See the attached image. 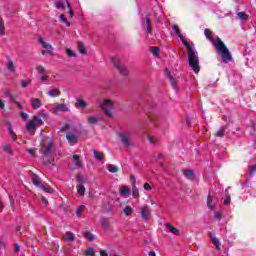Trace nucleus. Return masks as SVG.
<instances>
[{
  "instance_id": "nucleus-1",
  "label": "nucleus",
  "mask_w": 256,
  "mask_h": 256,
  "mask_svg": "<svg viewBox=\"0 0 256 256\" xmlns=\"http://www.w3.org/2000/svg\"><path fill=\"white\" fill-rule=\"evenodd\" d=\"M204 35L206 39H208V41H210L214 45L218 55L222 57L223 63H229L230 61H233V56L231 55L229 48H227L225 43L221 41V38H218L217 40H215V37L213 36V32H211L209 28H206L204 30Z\"/></svg>"
},
{
  "instance_id": "nucleus-2",
  "label": "nucleus",
  "mask_w": 256,
  "mask_h": 256,
  "mask_svg": "<svg viewBox=\"0 0 256 256\" xmlns=\"http://www.w3.org/2000/svg\"><path fill=\"white\" fill-rule=\"evenodd\" d=\"M43 112H40L39 115H35L32 120L26 124V130L28 131L29 135H35V131H37V127H41L43 125V119L41 118Z\"/></svg>"
},
{
  "instance_id": "nucleus-3",
  "label": "nucleus",
  "mask_w": 256,
  "mask_h": 256,
  "mask_svg": "<svg viewBox=\"0 0 256 256\" xmlns=\"http://www.w3.org/2000/svg\"><path fill=\"white\" fill-rule=\"evenodd\" d=\"M188 65L191 67L194 73H199V56H197L195 50H191L190 52H188Z\"/></svg>"
},
{
  "instance_id": "nucleus-4",
  "label": "nucleus",
  "mask_w": 256,
  "mask_h": 256,
  "mask_svg": "<svg viewBox=\"0 0 256 256\" xmlns=\"http://www.w3.org/2000/svg\"><path fill=\"white\" fill-rule=\"evenodd\" d=\"M101 107L106 115V117H113V102L111 100H104L101 103Z\"/></svg>"
},
{
  "instance_id": "nucleus-5",
  "label": "nucleus",
  "mask_w": 256,
  "mask_h": 256,
  "mask_svg": "<svg viewBox=\"0 0 256 256\" xmlns=\"http://www.w3.org/2000/svg\"><path fill=\"white\" fill-rule=\"evenodd\" d=\"M113 65L114 67H116V69H118V71H120L121 75H128L129 70H127V68H125L122 64H121V60H119L118 58H113L112 59Z\"/></svg>"
},
{
  "instance_id": "nucleus-6",
  "label": "nucleus",
  "mask_w": 256,
  "mask_h": 256,
  "mask_svg": "<svg viewBox=\"0 0 256 256\" xmlns=\"http://www.w3.org/2000/svg\"><path fill=\"white\" fill-rule=\"evenodd\" d=\"M69 111V107L67 104H55L53 107V113L57 115V113H67Z\"/></svg>"
},
{
  "instance_id": "nucleus-7",
  "label": "nucleus",
  "mask_w": 256,
  "mask_h": 256,
  "mask_svg": "<svg viewBox=\"0 0 256 256\" xmlns=\"http://www.w3.org/2000/svg\"><path fill=\"white\" fill-rule=\"evenodd\" d=\"M66 139L70 143V145H75V143L79 141V136L77 135V131L68 133L66 135Z\"/></svg>"
},
{
  "instance_id": "nucleus-8",
  "label": "nucleus",
  "mask_w": 256,
  "mask_h": 256,
  "mask_svg": "<svg viewBox=\"0 0 256 256\" xmlns=\"http://www.w3.org/2000/svg\"><path fill=\"white\" fill-rule=\"evenodd\" d=\"M119 137L124 145V147H131V141L129 140V132H123L119 134Z\"/></svg>"
},
{
  "instance_id": "nucleus-9",
  "label": "nucleus",
  "mask_w": 256,
  "mask_h": 256,
  "mask_svg": "<svg viewBox=\"0 0 256 256\" xmlns=\"http://www.w3.org/2000/svg\"><path fill=\"white\" fill-rule=\"evenodd\" d=\"M140 217L144 221H148L149 217H151V210L149 209V206H144L140 211Z\"/></svg>"
},
{
  "instance_id": "nucleus-10",
  "label": "nucleus",
  "mask_w": 256,
  "mask_h": 256,
  "mask_svg": "<svg viewBox=\"0 0 256 256\" xmlns=\"http://www.w3.org/2000/svg\"><path fill=\"white\" fill-rule=\"evenodd\" d=\"M30 103H31L32 109H34L35 111L43 107V102H41V100H39L38 98H31Z\"/></svg>"
},
{
  "instance_id": "nucleus-11",
  "label": "nucleus",
  "mask_w": 256,
  "mask_h": 256,
  "mask_svg": "<svg viewBox=\"0 0 256 256\" xmlns=\"http://www.w3.org/2000/svg\"><path fill=\"white\" fill-rule=\"evenodd\" d=\"M215 203H217V199L213 198L211 194L207 196V207L210 209V211H213L215 209Z\"/></svg>"
},
{
  "instance_id": "nucleus-12",
  "label": "nucleus",
  "mask_w": 256,
  "mask_h": 256,
  "mask_svg": "<svg viewBox=\"0 0 256 256\" xmlns=\"http://www.w3.org/2000/svg\"><path fill=\"white\" fill-rule=\"evenodd\" d=\"M55 149V147L53 146V142H49L47 145H46V147L44 148V150H43V155L45 156V157H48V155H51V153L53 152V150Z\"/></svg>"
},
{
  "instance_id": "nucleus-13",
  "label": "nucleus",
  "mask_w": 256,
  "mask_h": 256,
  "mask_svg": "<svg viewBox=\"0 0 256 256\" xmlns=\"http://www.w3.org/2000/svg\"><path fill=\"white\" fill-rule=\"evenodd\" d=\"M88 104L83 98H76L75 107L76 109H87Z\"/></svg>"
},
{
  "instance_id": "nucleus-14",
  "label": "nucleus",
  "mask_w": 256,
  "mask_h": 256,
  "mask_svg": "<svg viewBox=\"0 0 256 256\" xmlns=\"http://www.w3.org/2000/svg\"><path fill=\"white\" fill-rule=\"evenodd\" d=\"M30 177L33 185L36 187H41V181L37 174H35L33 171H30Z\"/></svg>"
},
{
  "instance_id": "nucleus-15",
  "label": "nucleus",
  "mask_w": 256,
  "mask_h": 256,
  "mask_svg": "<svg viewBox=\"0 0 256 256\" xmlns=\"http://www.w3.org/2000/svg\"><path fill=\"white\" fill-rule=\"evenodd\" d=\"M208 235H209L212 243H214V245L216 246V249L218 251H221V243L219 242V238L214 237L213 232H209Z\"/></svg>"
},
{
  "instance_id": "nucleus-16",
  "label": "nucleus",
  "mask_w": 256,
  "mask_h": 256,
  "mask_svg": "<svg viewBox=\"0 0 256 256\" xmlns=\"http://www.w3.org/2000/svg\"><path fill=\"white\" fill-rule=\"evenodd\" d=\"M64 241H66L67 243H70L71 241H75L76 236L73 232H66L65 235L63 236Z\"/></svg>"
},
{
  "instance_id": "nucleus-17",
  "label": "nucleus",
  "mask_w": 256,
  "mask_h": 256,
  "mask_svg": "<svg viewBox=\"0 0 256 256\" xmlns=\"http://www.w3.org/2000/svg\"><path fill=\"white\" fill-rule=\"evenodd\" d=\"M165 227L168 231H170V233H173V235H181V233L179 232V229L173 227L170 223H166Z\"/></svg>"
},
{
  "instance_id": "nucleus-18",
  "label": "nucleus",
  "mask_w": 256,
  "mask_h": 256,
  "mask_svg": "<svg viewBox=\"0 0 256 256\" xmlns=\"http://www.w3.org/2000/svg\"><path fill=\"white\" fill-rule=\"evenodd\" d=\"M166 75L171 83L172 88L177 91V82H175V78H173V76H171V72H169V70H166Z\"/></svg>"
},
{
  "instance_id": "nucleus-19",
  "label": "nucleus",
  "mask_w": 256,
  "mask_h": 256,
  "mask_svg": "<svg viewBox=\"0 0 256 256\" xmlns=\"http://www.w3.org/2000/svg\"><path fill=\"white\" fill-rule=\"evenodd\" d=\"M184 177L190 181L195 180V172L193 170H184Z\"/></svg>"
},
{
  "instance_id": "nucleus-20",
  "label": "nucleus",
  "mask_w": 256,
  "mask_h": 256,
  "mask_svg": "<svg viewBox=\"0 0 256 256\" xmlns=\"http://www.w3.org/2000/svg\"><path fill=\"white\" fill-rule=\"evenodd\" d=\"M89 125H97L99 123V117L97 116H88L87 118Z\"/></svg>"
},
{
  "instance_id": "nucleus-21",
  "label": "nucleus",
  "mask_w": 256,
  "mask_h": 256,
  "mask_svg": "<svg viewBox=\"0 0 256 256\" xmlns=\"http://www.w3.org/2000/svg\"><path fill=\"white\" fill-rule=\"evenodd\" d=\"M46 94L48 97H59V95H61V91H59V89H52L49 90Z\"/></svg>"
},
{
  "instance_id": "nucleus-22",
  "label": "nucleus",
  "mask_w": 256,
  "mask_h": 256,
  "mask_svg": "<svg viewBox=\"0 0 256 256\" xmlns=\"http://www.w3.org/2000/svg\"><path fill=\"white\" fill-rule=\"evenodd\" d=\"M180 40L182 41L183 45H185V47H187L188 53L190 51H193V47L191 46V43H189V41H187V39H185V37L183 35H182V38H180Z\"/></svg>"
},
{
  "instance_id": "nucleus-23",
  "label": "nucleus",
  "mask_w": 256,
  "mask_h": 256,
  "mask_svg": "<svg viewBox=\"0 0 256 256\" xmlns=\"http://www.w3.org/2000/svg\"><path fill=\"white\" fill-rule=\"evenodd\" d=\"M93 155H94V158L97 159V161H103V159H105V156L103 155V153L99 151L93 150Z\"/></svg>"
},
{
  "instance_id": "nucleus-24",
  "label": "nucleus",
  "mask_w": 256,
  "mask_h": 256,
  "mask_svg": "<svg viewBox=\"0 0 256 256\" xmlns=\"http://www.w3.org/2000/svg\"><path fill=\"white\" fill-rule=\"evenodd\" d=\"M3 151L7 153V155H12L13 154V149L11 148V145L9 144H2Z\"/></svg>"
},
{
  "instance_id": "nucleus-25",
  "label": "nucleus",
  "mask_w": 256,
  "mask_h": 256,
  "mask_svg": "<svg viewBox=\"0 0 256 256\" xmlns=\"http://www.w3.org/2000/svg\"><path fill=\"white\" fill-rule=\"evenodd\" d=\"M72 159H74L76 161V167H78V169H81V167H83V162H81V159L79 158V155L74 154L72 156Z\"/></svg>"
},
{
  "instance_id": "nucleus-26",
  "label": "nucleus",
  "mask_w": 256,
  "mask_h": 256,
  "mask_svg": "<svg viewBox=\"0 0 256 256\" xmlns=\"http://www.w3.org/2000/svg\"><path fill=\"white\" fill-rule=\"evenodd\" d=\"M6 67L10 73H15V64L13 63V60H9L6 64Z\"/></svg>"
},
{
  "instance_id": "nucleus-27",
  "label": "nucleus",
  "mask_w": 256,
  "mask_h": 256,
  "mask_svg": "<svg viewBox=\"0 0 256 256\" xmlns=\"http://www.w3.org/2000/svg\"><path fill=\"white\" fill-rule=\"evenodd\" d=\"M78 49L81 55H87V48L85 47V44H83L82 42L78 43Z\"/></svg>"
},
{
  "instance_id": "nucleus-28",
  "label": "nucleus",
  "mask_w": 256,
  "mask_h": 256,
  "mask_svg": "<svg viewBox=\"0 0 256 256\" xmlns=\"http://www.w3.org/2000/svg\"><path fill=\"white\" fill-rule=\"evenodd\" d=\"M20 85H21L22 89H25V88L29 87V85H31V79L28 78V79H25V80H21Z\"/></svg>"
},
{
  "instance_id": "nucleus-29",
  "label": "nucleus",
  "mask_w": 256,
  "mask_h": 256,
  "mask_svg": "<svg viewBox=\"0 0 256 256\" xmlns=\"http://www.w3.org/2000/svg\"><path fill=\"white\" fill-rule=\"evenodd\" d=\"M227 131V126H222L216 133V137H223Z\"/></svg>"
},
{
  "instance_id": "nucleus-30",
  "label": "nucleus",
  "mask_w": 256,
  "mask_h": 256,
  "mask_svg": "<svg viewBox=\"0 0 256 256\" xmlns=\"http://www.w3.org/2000/svg\"><path fill=\"white\" fill-rule=\"evenodd\" d=\"M84 237H86V239H88V241H95V235L93 233H91V231H86L84 233Z\"/></svg>"
},
{
  "instance_id": "nucleus-31",
  "label": "nucleus",
  "mask_w": 256,
  "mask_h": 256,
  "mask_svg": "<svg viewBox=\"0 0 256 256\" xmlns=\"http://www.w3.org/2000/svg\"><path fill=\"white\" fill-rule=\"evenodd\" d=\"M237 17L240 19V21H247L249 19V16L245 14V12H238Z\"/></svg>"
},
{
  "instance_id": "nucleus-32",
  "label": "nucleus",
  "mask_w": 256,
  "mask_h": 256,
  "mask_svg": "<svg viewBox=\"0 0 256 256\" xmlns=\"http://www.w3.org/2000/svg\"><path fill=\"white\" fill-rule=\"evenodd\" d=\"M120 195H123L124 197H127L129 195V187L123 186L120 188Z\"/></svg>"
},
{
  "instance_id": "nucleus-33",
  "label": "nucleus",
  "mask_w": 256,
  "mask_h": 256,
  "mask_svg": "<svg viewBox=\"0 0 256 256\" xmlns=\"http://www.w3.org/2000/svg\"><path fill=\"white\" fill-rule=\"evenodd\" d=\"M153 29L151 28V20L149 17H146V33H152Z\"/></svg>"
},
{
  "instance_id": "nucleus-34",
  "label": "nucleus",
  "mask_w": 256,
  "mask_h": 256,
  "mask_svg": "<svg viewBox=\"0 0 256 256\" xmlns=\"http://www.w3.org/2000/svg\"><path fill=\"white\" fill-rule=\"evenodd\" d=\"M173 31L176 33L177 37L180 38H183V34H181V30L179 29V26H177V24H175L173 27H172Z\"/></svg>"
},
{
  "instance_id": "nucleus-35",
  "label": "nucleus",
  "mask_w": 256,
  "mask_h": 256,
  "mask_svg": "<svg viewBox=\"0 0 256 256\" xmlns=\"http://www.w3.org/2000/svg\"><path fill=\"white\" fill-rule=\"evenodd\" d=\"M8 133L13 141L17 139V134L13 131V128L11 126H8Z\"/></svg>"
},
{
  "instance_id": "nucleus-36",
  "label": "nucleus",
  "mask_w": 256,
  "mask_h": 256,
  "mask_svg": "<svg viewBox=\"0 0 256 256\" xmlns=\"http://www.w3.org/2000/svg\"><path fill=\"white\" fill-rule=\"evenodd\" d=\"M38 41L40 45H42L43 49H45L46 47H51V44L45 42V39H43V37H39Z\"/></svg>"
},
{
  "instance_id": "nucleus-37",
  "label": "nucleus",
  "mask_w": 256,
  "mask_h": 256,
  "mask_svg": "<svg viewBox=\"0 0 256 256\" xmlns=\"http://www.w3.org/2000/svg\"><path fill=\"white\" fill-rule=\"evenodd\" d=\"M85 256H95V249L94 248H88L84 252Z\"/></svg>"
},
{
  "instance_id": "nucleus-38",
  "label": "nucleus",
  "mask_w": 256,
  "mask_h": 256,
  "mask_svg": "<svg viewBox=\"0 0 256 256\" xmlns=\"http://www.w3.org/2000/svg\"><path fill=\"white\" fill-rule=\"evenodd\" d=\"M108 171L110 173H118L119 168H117V166H115L113 164H110V165H108Z\"/></svg>"
},
{
  "instance_id": "nucleus-39",
  "label": "nucleus",
  "mask_w": 256,
  "mask_h": 256,
  "mask_svg": "<svg viewBox=\"0 0 256 256\" xmlns=\"http://www.w3.org/2000/svg\"><path fill=\"white\" fill-rule=\"evenodd\" d=\"M0 35H5V22L3 18L0 17Z\"/></svg>"
},
{
  "instance_id": "nucleus-40",
  "label": "nucleus",
  "mask_w": 256,
  "mask_h": 256,
  "mask_svg": "<svg viewBox=\"0 0 256 256\" xmlns=\"http://www.w3.org/2000/svg\"><path fill=\"white\" fill-rule=\"evenodd\" d=\"M4 96L10 99V101L12 102L15 101V96H13V94H11L9 90H4Z\"/></svg>"
},
{
  "instance_id": "nucleus-41",
  "label": "nucleus",
  "mask_w": 256,
  "mask_h": 256,
  "mask_svg": "<svg viewBox=\"0 0 256 256\" xmlns=\"http://www.w3.org/2000/svg\"><path fill=\"white\" fill-rule=\"evenodd\" d=\"M133 213V208H131V206H126L124 208V215H126V217H129V215H131Z\"/></svg>"
},
{
  "instance_id": "nucleus-42",
  "label": "nucleus",
  "mask_w": 256,
  "mask_h": 256,
  "mask_svg": "<svg viewBox=\"0 0 256 256\" xmlns=\"http://www.w3.org/2000/svg\"><path fill=\"white\" fill-rule=\"evenodd\" d=\"M100 223L104 229L109 227V221H107V218H101Z\"/></svg>"
},
{
  "instance_id": "nucleus-43",
  "label": "nucleus",
  "mask_w": 256,
  "mask_h": 256,
  "mask_svg": "<svg viewBox=\"0 0 256 256\" xmlns=\"http://www.w3.org/2000/svg\"><path fill=\"white\" fill-rule=\"evenodd\" d=\"M59 20L62 22V23H65L67 25V27H71V23H69V21H67V18H65V16L63 14H61L59 16Z\"/></svg>"
},
{
  "instance_id": "nucleus-44",
  "label": "nucleus",
  "mask_w": 256,
  "mask_h": 256,
  "mask_svg": "<svg viewBox=\"0 0 256 256\" xmlns=\"http://www.w3.org/2000/svg\"><path fill=\"white\" fill-rule=\"evenodd\" d=\"M36 71L37 73H39L40 75H45V67H43V65H38L36 67Z\"/></svg>"
},
{
  "instance_id": "nucleus-45",
  "label": "nucleus",
  "mask_w": 256,
  "mask_h": 256,
  "mask_svg": "<svg viewBox=\"0 0 256 256\" xmlns=\"http://www.w3.org/2000/svg\"><path fill=\"white\" fill-rule=\"evenodd\" d=\"M151 53H152V55H154V57H159L160 50L158 47H152Z\"/></svg>"
},
{
  "instance_id": "nucleus-46",
  "label": "nucleus",
  "mask_w": 256,
  "mask_h": 256,
  "mask_svg": "<svg viewBox=\"0 0 256 256\" xmlns=\"http://www.w3.org/2000/svg\"><path fill=\"white\" fill-rule=\"evenodd\" d=\"M56 9H62V11L65 9V6H63V1L58 0L55 2Z\"/></svg>"
},
{
  "instance_id": "nucleus-47",
  "label": "nucleus",
  "mask_w": 256,
  "mask_h": 256,
  "mask_svg": "<svg viewBox=\"0 0 256 256\" xmlns=\"http://www.w3.org/2000/svg\"><path fill=\"white\" fill-rule=\"evenodd\" d=\"M132 195H133L134 199H137V197H139V189L135 186H133V188H132Z\"/></svg>"
},
{
  "instance_id": "nucleus-48",
  "label": "nucleus",
  "mask_w": 256,
  "mask_h": 256,
  "mask_svg": "<svg viewBox=\"0 0 256 256\" xmlns=\"http://www.w3.org/2000/svg\"><path fill=\"white\" fill-rule=\"evenodd\" d=\"M83 209H85V206H79L77 209H76V215L77 217H81V215H83Z\"/></svg>"
},
{
  "instance_id": "nucleus-49",
  "label": "nucleus",
  "mask_w": 256,
  "mask_h": 256,
  "mask_svg": "<svg viewBox=\"0 0 256 256\" xmlns=\"http://www.w3.org/2000/svg\"><path fill=\"white\" fill-rule=\"evenodd\" d=\"M223 217V212L222 211H218L214 213V219H216L217 221H221V218Z\"/></svg>"
},
{
  "instance_id": "nucleus-50",
  "label": "nucleus",
  "mask_w": 256,
  "mask_h": 256,
  "mask_svg": "<svg viewBox=\"0 0 256 256\" xmlns=\"http://www.w3.org/2000/svg\"><path fill=\"white\" fill-rule=\"evenodd\" d=\"M78 195H85V186L79 185L77 187Z\"/></svg>"
},
{
  "instance_id": "nucleus-51",
  "label": "nucleus",
  "mask_w": 256,
  "mask_h": 256,
  "mask_svg": "<svg viewBox=\"0 0 256 256\" xmlns=\"http://www.w3.org/2000/svg\"><path fill=\"white\" fill-rule=\"evenodd\" d=\"M41 189L45 191V193H53V190L49 186H41Z\"/></svg>"
},
{
  "instance_id": "nucleus-52",
  "label": "nucleus",
  "mask_w": 256,
  "mask_h": 256,
  "mask_svg": "<svg viewBox=\"0 0 256 256\" xmlns=\"http://www.w3.org/2000/svg\"><path fill=\"white\" fill-rule=\"evenodd\" d=\"M66 53H67L68 57H77V54H75V52H73V50H71V49H67Z\"/></svg>"
},
{
  "instance_id": "nucleus-53",
  "label": "nucleus",
  "mask_w": 256,
  "mask_h": 256,
  "mask_svg": "<svg viewBox=\"0 0 256 256\" xmlns=\"http://www.w3.org/2000/svg\"><path fill=\"white\" fill-rule=\"evenodd\" d=\"M12 103H15L16 107H18V109H20V111H23V105L21 104V102H18L16 99H14V101H12Z\"/></svg>"
},
{
  "instance_id": "nucleus-54",
  "label": "nucleus",
  "mask_w": 256,
  "mask_h": 256,
  "mask_svg": "<svg viewBox=\"0 0 256 256\" xmlns=\"http://www.w3.org/2000/svg\"><path fill=\"white\" fill-rule=\"evenodd\" d=\"M148 141H149V143H152L153 145H155V143H157V138H155L153 136H149Z\"/></svg>"
},
{
  "instance_id": "nucleus-55",
  "label": "nucleus",
  "mask_w": 256,
  "mask_h": 256,
  "mask_svg": "<svg viewBox=\"0 0 256 256\" xmlns=\"http://www.w3.org/2000/svg\"><path fill=\"white\" fill-rule=\"evenodd\" d=\"M231 203V196L227 195L224 199V205H229Z\"/></svg>"
},
{
  "instance_id": "nucleus-56",
  "label": "nucleus",
  "mask_w": 256,
  "mask_h": 256,
  "mask_svg": "<svg viewBox=\"0 0 256 256\" xmlns=\"http://www.w3.org/2000/svg\"><path fill=\"white\" fill-rule=\"evenodd\" d=\"M256 173V164L250 168V175L253 176Z\"/></svg>"
},
{
  "instance_id": "nucleus-57",
  "label": "nucleus",
  "mask_w": 256,
  "mask_h": 256,
  "mask_svg": "<svg viewBox=\"0 0 256 256\" xmlns=\"http://www.w3.org/2000/svg\"><path fill=\"white\" fill-rule=\"evenodd\" d=\"M21 116L23 117L24 121H27L29 119V114L25 112H21Z\"/></svg>"
},
{
  "instance_id": "nucleus-58",
  "label": "nucleus",
  "mask_w": 256,
  "mask_h": 256,
  "mask_svg": "<svg viewBox=\"0 0 256 256\" xmlns=\"http://www.w3.org/2000/svg\"><path fill=\"white\" fill-rule=\"evenodd\" d=\"M14 247L15 253H19V251H21V246L19 244H15Z\"/></svg>"
},
{
  "instance_id": "nucleus-59",
  "label": "nucleus",
  "mask_w": 256,
  "mask_h": 256,
  "mask_svg": "<svg viewBox=\"0 0 256 256\" xmlns=\"http://www.w3.org/2000/svg\"><path fill=\"white\" fill-rule=\"evenodd\" d=\"M144 189H145V191H151V185L149 184V183H145L144 184Z\"/></svg>"
},
{
  "instance_id": "nucleus-60",
  "label": "nucleus",
  "mask_w": 256,
  "mask_h": 256,
  "mask_svg": "<svg viewBox=\"0 0 256 256\" xmlns=\"http://www.w3.org/2000/svg\"><path fill=\"white\" fill-rule=\"evenodd\" d=\"M28 153H29V155H33V157H35V149L34 148L28 149Z\"/></svg>"
},
{
  "instance_id": "nucleus-61",
  "label": "nucleus",
  "mask_w": 256,
  "mask_h": 256,
  "mask_svg": "<svg viewBox=\"0 0 256 256\" xmlns=\"http://www.w3.org/2000/svg\"><path fill=\"white\" fill-rule=\"evenodd\" d=\"M0 109L5 111V102H3V100H1V99H0Z\"/></svg>"
},
{
  "instance_id": "nucleus-62",
  "label": "nucleus",
  "mask_w": 256,
  "mask_h": 256,
  "mask_svg": "<svg viewBox=\"0 0 256 256\" xmlns=\"http://www.w3.org/2000/svg\"><path fill=\"white\" fill-rule=\"evenodd\" d=\"M67 129H69V124H66L65 126H63L60 131L63 133L64 131H67Z\"/></svg>"
},
{
  "instance_id": "nucleus-63",
  "label": "nucleus",
  "mask_w": 256,
  "mask_h": 256,
  "mask_svg": "<svg viewBox=\"0 0 256 256\" xmlns=\"http://www.w3.org/2000/svg\"><path fill=\"white\" fill-rule=\"evenodd\" d=\"M78 183H85V179L83 177L77 176Z\"/></svg>"
},
{
  "instance_id": "nucleus-64",
  "label": "nucleus",
  "mask_w": 256,
  "mask_h": 256,
  "mask_svg": "<svg viewBox=\"0 0 256 256\" xmlns=\"http://www.w3.org/2000/svg\"><path fill=\"white\" fill-rule=\"evenodd\" d=\"M100 256H108L107 251L101 250L100 251Z\"/></svg>"
}]
</instances>
